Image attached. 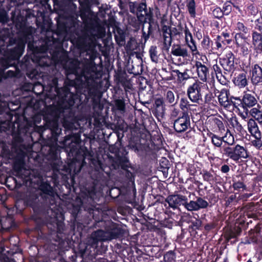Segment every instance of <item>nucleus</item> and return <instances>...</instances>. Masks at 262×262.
Returning <instances> with one entry per match:
<instances>
[{
	"instance_id": "f03ea898",
	"label": "nucleus",
	"mask_w": 262,
	"mask_h": 262,
	"mask_svg": "<svg viewBox=\"0 0 262 262\" xmlns=\"http://www.w3.org/2000/svg\"><path fill=\"white\" fill-rule=\"evenodd\" d=\"M80 135L72 134L64 137L63 141L59 142L67 153L68 156L72 158L71 161L62 166L61 168V183L70 192L75 190L76 185L75 177L86 164L85 160H91L93 157L92 151L84 146H79L81 141Z\"/></svg>"
},
{
	"instance_id": "7c9ffc66",
	"label": "nucleus",
	"mask_w": 262,
	"mask_h": 262,
	"mask_svg": "<svg viewBox=\"0 0 262 262\" xmlns=\"http://www.w3.org/2000/svg\"><path fill=\"white\" fill-rule=\"evenodd\" d=\"M91 238L95 244H98L99 242L110 241L107 230L105 228L104 230L99 229L93 232Z\"/></svg>"
},
{
	"instance_id": "a18cd8bd",
	"label": "nucleus",
	"mask_w": 262,
	"mask_h": 262,
	"mask_svg": "<svg viewBox=\"0 0 262 262\" xmlns=\"http://www.w3.org/2000/svg\"><path fill=\"white\" fill-rule=\"evenodd\" d=\"M210 12L213 18L219 20H222L225 15L222 9L217 5L211 7L210 8Z\"/></svg>"
},
{
	"instance_id": "ea45409f",
	"label": "nucleus",
	"mask_w": 262,
	"mask_h": 262,
	"mask_svg": "<svg viewBox=\"0 0 262 262\" xmlns=\"http://www.w3.org/2000/svg\"><path fill=\"white\" fill-rule=\"evenodd\" d=\"M200 174H202L203 180L210 184H213L216 180L215 173L212 169L209 171L203 169Z\"/></svg>"
},
{
	"instance_id": "4c0bfd02",
	"label": "nucleus",
	"mask_w": 262,
	"mask_h": 262,
	"mask_svg": "<svg viewBox=\"0 0 262 262\" xmlns=\"http://www.w3.org/2000/svg\"><path fill=\"white\" fill-rule=\"evenodd\" d=\"M208 124H209V127L214 131L219 130L221 132L225 131V126L223 121L216 117L212 118L209 119Z\"/></svg>"
},
{
	"instance_id": "13d9d810",
	"label": "nucleus",
	"mask_w": 262,
	"mask_h": 262,
	"mask_svg": "<svg viewBox=\"0 0 262 262\" xmlns=\"http://www.w3.org/2000/svg\"><path fill=\"white\" fill-rule=\"evenodd\" d=\"M167 204H169V200H168V196L165 198L163 196L161 195H157L155 197V202L154 203L155 205L158 206H161L163 208V206L166 207Z\"/></svg>"
},
{
	"instance_id": "9b49d317",
	"label": "nucleus",
	"mask_w": 262,
	"mask_h": 262,
	"mask_svg": "<svg viewBox=\"0 0 262 262\" xmlns=\"http://www.w3.org/2000/svg\"><path fill=\"white\" fill-rule=\"evenodd\" d=\"M19 239L16 236H12L9 240L4 239L0 245V259L2 262H16L11 256L18 254L22 257L18 248Z\"/></svg>"
},
{
	"instance_id": "6ab92c4d",
	"label": "nucleus",
	"mask_w": 262,
	"mask_h": 262,
	"mask_svg": "<svg viewBox=\"0 0 262 262\" xmlns=\"http://www.w3.org/2000/svg\"><path fill=\"white\" fill-rule=\"evenodd\" d=\"M219 195L215 193L207 192L206 195L202 198L201 196H196V201H200L199 203V207H196L197 211L201 209L207 208L208 207H211L217 203L219 201Z\"/></svg>"
},
{
	"instance_id": "a878e982",
	"label": "nucleus",
	"mask_w": 262,
	"mask_h": 262,
	"mask_svg": "<svg viewBox=\"0 0 262 262\" xmlns=\"http://www.w3.org/2000/svg\"><path fill=\"white\" fill-rule=\"evenodd\" d=\"M236 32L234 35V40L237 41L239 38L246 40L250 36V29L248 28L243 23L238 21L234 29Z\"/></svg>"
},
{
	"instance_id": "39448f33",
	"label": "nucleus",
	"mask_w": 262,
	"mask_h": 262,
	"mask_svg": "<svg viewBox=\"0 0 262 262\" xmlns=\"http://www.w3.org/2000/svg\"><path fill=\"white\" fill-rule=\"evenodd\" d=\"M86 56H89V59L85 61L79 79L81 82L91 89L97 86L98 80H100L102 76L101 71L97 70V64L95 62L96 58L100 57L98 52L94 50H90Z\"/></svg>"
},
{
	"instance_id": "603ef678",
	"label": "nucleus",
	"mask_w": 262,
	"mask_h": 262,
	"mask_svg": "<svg viewBox=\"0 0 262 262\" xmlns=\"http://www.w3.org/2000/svg\"><path fill=\"white\" fill-rule=\"evenodd\" d=\"M178 222L176 221L173 218L168 217L167 218L165 217L163 220L160 221V224L163 227L171 229L173 226H177Z\"/></svg>"
},
{
	"instance_id": "20e7f679",
	"label": "nucleus",
	"mask_w": 262,
	"mask_h": 262,
	"mask_svg": "<svg viewBox=\"0 0 262 262\" xmlns=\"http://www.w3.org/2000/svg\"><path fill=\"white\" fill-rule=\"evenodd\" d=\"M97 193L96 185L94 183L85 186L81 190V193L78 197L80 205L74 206L72 213L75 219L80 213V211L83 209L89 214L88 217H92L97 221L95 215H98L102 211L100 205L97 203L99 199L97 198Z\"/></svg>"
},
{
	"instance_id": "412c9836",
	"label": "nucleus",
	"mask_w": 262,
	"mask_h": 262,
	"mask_svg": "<svg viewBox=\"0 0 262 262\" xmlns=\"http://www.w3.org/2000/svg\"><path fill=\"white\" fill-rule=\"evenodd\" d=\"M189 127H190V120L188 115L182 114V116H180L174 120L173 128L177 133H183Z\"/></svg>"
},
{
	"instance_id": "5701e85b",
	"label": "nucleus",
	"mask_w": 262,
	"mask_h": 262,
	"mask_svg": "<svg viewBox=\"0 0 262 262\" xmlns=\"http://www.w3.org/2000/svg\"><path fill=\"white\" fill-rule=\"evenodd\" d=\"M93 35L92 33H89L88 32L83 33L80 36H78L76 40V45L77 47L81 50H89L91 47V42L93 39Z\"/></svg>"
},
{
	"instance_id": "7ed1b4c3",
	"label": "nucleus",
	"mask_w": 262,
	"mask_h": 262,
	"mask_svg": "<svg viewBox=\"0 0 262 262\" xmlns=\"http://www.w3.org/2000/svg\"><path fill=\"white\" fill-rule=\"evenodd\" d=\"M14 180L16 185L23 186V190L19 192L16 201V213H20L27 207L33 206V186L32 170L27 169L23 160L16 161L14 165Z\"/></svg>"
},
{
	"instance_id": "338daca9",
	"label": "nucleus",
	"mask_w": 262,
	"mask_h": 262,
	"mask_svg": "<svg viewBox=\"0 0 262 262\" xmlns=\"http://www.w3.org/2000/svg\"><path fill=\"white\" fill-rule=\"evenodd\" d=\"M63 49H55L53 50L52 52H50L51 54V59L52 61H53L56 63H59L58 58H59V55L61 53Z\"/></svg>"
},
{
	"instance_id": "f8f14e48",
	"label": "nucleus",
	"mask_w": 262,
	"mask_h": 262,
	"mask_svg": "<svg viewBox=\"0 0 262 262\" xmlns=\"http://www.w3.org/2000/svg\"><path fill=\"white\" fill-rule=\"evenodd\" d=\"M76 5L72 4L69 11L66 13L64 18H59L57 20V29L55 32L57 34H64L68 31L78 25V15L76 13Z\"/></svg>"
},
{
	"instance_id": "393cba45",
	"label": "nucleus",
	"mask_w": 262,
	"mask_h": 262,
	"mask_svg": "<svg viewBox=\"0 0 262 262\" xmlns=\"http://www.w3.org/2000/svg\"><path fill=\"white\" fill-rule=\"evenodd\" d=\"M233 33L231 34L228 30H226L223 31L220 35H217L216 37V45L218 47H220L222 50L227 45L231 44L233 41L232 35Z\"/></svg>"
},
{
	"instance_id": "0eeeda50",
	"label": "nucleus",
	"mask_w": 262,
	"mask_h": 262,
	"mask_svg": "<svg viewBox=\"0 0 262 262\" xmlns=\"http://www.w3.org/2000/svg\"><path fill=\"white\" fill-rule=\"evenodd\" d=\"M37 184L39 190V196L41 201V207L40 209L37 207V204L35 201L38 198L37 194L34 192V222L36 221L35 213H42L50 207V200L54 198L56 191L53 186H51V182L48 180L45 181L42 178L36 183L34 182V185Z\"/></svg>"
},
{
	"instance_id": "c756f323",
	"label": "nucleus",
	"mask_w": 262,
	"mask_h": 262,
	"mask_svg": "<svg viewBox=\"0 0 262 262\" xmlns=\"http://www.w3.org/2000/svg\"><path fill=\"white\" fill-rule=\"evenodd\" d=\"M247 75V73L245 70L236 73L233 80L234 84L239 88H244L248 85V79Z\"/></svg>"
},
{
	"instance_id": "4be33fe9",
	"label": "nucleus",
	"mask_w": 262,
	"mask_h": 262,
	"mask_svg": "<svg viewBox=\"0 0 262 262\" xmlns=\"http://www.w3.org/2000/svg\"><path fill=\"white\" fill-rule=\"evenodd\" d=\"M154 116L158 120L163 119L165 114V105L163 97L156 98L151 108Z\"/></svg>"
},
{
	"instance_id": "79ce46f5",
	"label": "nucleus",
	"mask_w": 262,
	"mask_h": 262,
	"mask_svg": "<svg viewBox=\"0 0 262 262\" xmlns=\"http://www.w3.org/2000/svg\"><path fill=\"white\" fill-rule=\"evenodd\" d=\"M203 95H204V98H203L202 96V101H200V104H214V96L213 93L208 90V88L207 87V89H205V92L204 93Z\"/></svg>"
},
{
	"instance_id": "b1692460",
	"label": "nucleus",
	"mask_w": 262,
	"mask_h": 262,
	"mask_svg": "<svg viewBox=\"0 0 262 262\" xmlns=\"http://www.w3.org/2000/svg\"><path fill=\"white\" fill-rule=\"evenodd\" d=\"M143 144L149 150L154 152L161 149L163 145L162 139L159 136H150L149 139H146Z\"/></svg>"
},
{
	"instance_id": "bb28decb",
	"label": "nucleus",
	"mask_w": 262,
	"mask_h": 262,
	"mask_svg": "<svg viewBox=\"0 0 262 262\" xmlns=\"http://www.w3.org/2000/svg\"><path fill=\"white\" fill-rule=\"evenodd\" d=\"M214 42L208 35H204L201 41V46L204 50L207 51L209 53H216L221 49L216 45V38L214 39Z\"/></svg>"
},
{
	"instance_id": "3c124183",
	"label": "nucleus",
	"mask_w": 262,
	"mask_h": 262,
	"mask_svg": "<svg viewBox=\"0 0 262 262\" xmlns=\"http://www.w3.org/2000/svg\"><path fill=\"white\" fill-rule=\"evenodd\" d=\"M1 219L2 224L3 225V230H8L12 226L13 224V219L12 216H4Z\"/></svg>"
},
{
	"instance_id": "dca6fc26",
	"label": "nucleus",
	"mask_w": 262,
	"mask_h": 262,
	"mask_svg": "<svg viewBox=\"0 0 262 262\" xmlns=\"http://www.w3.org/2000/svg\"><path fill=\"white\" fill-rule=\"evenodd\" d=\"M228 144V146L223 147L222 154L230 159L237 162L242 158H247L249 156L247 149L242 146L237 144L233 145Z\"/></svg>"
},
{
	"instance_id": "58836bf2",
	"label": "nucleus",
	"mask_w": 262,
	"mask_h": 262,
	"mask_svg": "<svg viewBox=\"0 0 262 262\" xmlns=\"http://www.w3.org/2000/svg\"><path fill=\"white\" fill-rule=\"evenodd\" d=\"M229 92L226 90H222L218 96V99L220 104L222 106H227L228 105H232V103L230 101L231 99L233 96H228Z\"/></svg>"
},
{
	"instance_id": "6e6d98bb",
	"label": "nucleus",
	"mask_w": 262,
	"mask_h": 262,
	"mask_svg": "<svg viewBox=\"0 0 262 262\" xmlns=\"http://www.w3.org/2000/svg\"><path fill=\"white\" fill-rule=\"evenodd\" d=\"M171 53L176 56L185 57L188 56L187 50L186 49L181 48L180 46H178L176 48H172Z\"/></svg>"
},
{
	"instance_id": "f257e3e1",
	"label": "nucleus",
	"mask_w": 262,
	"mask_h": 262,
	"mask_svg": "<svg viewBox=\"0 0 262 262\" xmlns=\"http://www.w3.org/2000/svg\"><path fill=\"white\" fill-rule=\"evenodd\" d=\"M58 100L57 106H51L43 116L44 126L35 124L36 115L34 114V133L39 134L42 138L39 154L34 157V166L42 169L47 164V161H53L58 159L59 146L57 144L58 137L61 133L59 127V118L61 112L71 108L78 99V95L71 93L67 87H55Z\"/></svg>"
},
{
	"instance_id": "0e129e2a",
	"label": "nucleus",
	"mask_w": 262,
	"mask_h": 262,
	"mask_svg": "<svg viewBox=\"0 0 262 262\" xmlns=\"http://www.w3.org/2000/svg\"><path fill=\"white\" fill-rule=\"evenodd\" d=\"M176 257V256L174 251L169 250L164 254V260L165 262H173L175 261Z\"/></svg>"
},
{
	"instance_id": "6e6552de",
	"label": "nucleus",
	"mask_w": 262,
	"mask_h": 262,
	"mask_svg": "<svg viewBox=\"0 0 262 262\" xmlns=\"http://www.w3.org/2000/svg\"><path fill=\"white\" fill-rule=\"evenodd\" d=\"M258 99L255 93L244 92L241 96L232 97L230 101L233 108L238 111V115L245 119L248 118L249 110L259 103Z\"/></svg>"
},
{
	"instance_id": "c9c22d12",
	"label": "nucleus",
	"mask_w": 262,
	"mask_h": 262,
	"mask_svg": "<svg viewBox=\"0 0 262 262\" xmlns=\"http://www.w3.org/2000/svg\"><path fill=\"white\" fill-rule=\"evenodd\" d=\"M37 48L34 46V63L37 62L40 67H49L51 63V59L48 55H42L39 57L35 56Z\"/></svg>"
},
{
	"instance_id": "c85d7f7f",
	"label": "nucleus",
	"mask_w": 262,
	"mask_h": 262,
	"mask_svg": "<svg viewBox=\"0 0 262 262\" xmlns=\"http://www.w3.org/2000/svg\"><path fill=\"white\" fill-rule=\"evenodd\" d=\"M88 28L90 29L89 33H92L93 35V39L95 38L96 37L100 38L105 35V28L98 23L91 22L89 23Z\"/></svg>"
},
{
	"instance_id": "9d476101",
	"label": "nucleus",
	"mask_w": 262,
	"mask_h": 262,
	"mask_svg": "<svg viewBox=\"0 0 262 262\" xmlns=\"http://www.w3.org/2000/svg\"><path fill=\"white\" fill-rule=\"evenodd\" d=\"M24 45L23 43L18 44L14 49L10 51V56L6 58L0 60V70L4 71L10 67H14L15 71L9 70L6 73V77H13L17 76L20 71L16 67V63L23 54Z\"/></svg>"
},
{
	"instance_id": "37998d69",
	"label": "nucleus",
	"mask_w": 262,
	"mask_h": 262,
	"mask_svg": "<svg viewBox=\"0 0 262 262\" xmlns=\"http://www.w3.org/2000/svg\"><path fill=\"white\" fill-rule=\"evenodd\" d=\"M80 62L78 59L72 58L68 63L67 71L71 74H77L79 69Z\"/></svg>"
},
{
	"instance_id": "423d86ee",
	"label": "nucleus",
	"mask_w": 262,
	"mask_h": 262,
	"mask_svg": "<svg viewBox=\"0 0 262 262\" xmlns=\"http://www.w3.org/2000/svg\"><path fill=\"white\" fill-rule=\"evenodd\" d=\"M169 207L173 210L183 208L189 211H197L200 201H196L194 192L186 191L185 192L174 193L168 196Z\"/></svg>"
},
{
	"instance_id": "72a5a7b5",
	"label": "nucleus",
	"mask_w": 262,
	"mask_h": 262,
	"mask_svg": "<svg viewBox=\"0 0 262 262\" xmlns=\"http://www.w3.org/2000/svg\"><path fill=\"white\" fill-rule=\"evenodd\" d=\"M195 67L200 80L204 82L206 81L207 77L209 76L208 68L201 62L198 61L195 62Z\"/></svg>"
},
{
	"instance_id": "c03bdc74",
	"label": "nucleus",
	"mask_w": 262,
	"mask_h": 262,
	"mask_svg": "<svg viewBox=\"0 0 262 262\" xmlns=\"http://www.w3.org/2000/svg\"><path fill=\"white\" fill-rule=\"evenodd\" d=\"M236 194L237 193H234V194H232L225 198V205L226 208L231 207L233 205H235L237 203V199L239 198V199H241L244 198V194L242 195H239L238 198H237Z\"/></svg>"
},
{
	"instance_id": "a19ab883",
	"label": "nucleus",
	"mask_w": 262,
	"mask_h": 262,
	"mask_svg": "<svg viewBox=\"0 0 262 262\" xmlns=\"http://www.w3.org/2000/svg\"><path fill=\"white\" fill-rule=\"evenodd\" d=\"M194 106L190 103L186 97H182L179 102V107L182 111V114L188 115V112L191 110V106Z\"/></svg>"
},
{
	"instance_id": "473e14b6",
	"label": "nucleus",
	"mask_w": 262,
	"mask_h": 262,
	"mask_svg": "<svg viewBox=\"0 0 262 262\" xmlns=\"http://www.w3.org/2000/svg\"><path fill=\"white\" fill-rule=\"evenodd\" d=\"M251 116L252 118L256 120L260 124L262 125V103L260 102L258 104L252 108L249 111L248 117Z\"/></svg>"
},
{
	"instance_id": "774afa93",
	"label": "nucleus",
	"mask_w": 262,
	"mask_h": 262,
	"mask_svg": "<svg viewBox=\"0 0 262 262\" xmlns=\"http://www.w3.org/2000/svg\"><path fill=\"white\" fill-rule=\"evenodd\" d=\"M218 226V221L216 220H213L211 222H209L206 224L204 226V230L208 233L209 232L215 229Z\"/></svg>"
},
{
	"instance_id": "4468645a",
	"label": "nucleus",
	"mask_w": 262,
	"mask_h": 262,
	"mask_svg": "<svg viewBox=\"0 0 262 262\" xmlns=\"http://www.w3.org/2000/svg\"><path fill=\"white\" fill-rule=\"evenodd\" d=\"M42 7L37 11L36 15L34 14L35 17V24L38 28L41 29V32H47L50 29L52 25L51 19L50 17V12L51 7L48 4V0L43 1L42 4Z\"/></svg>"
},
{
	"instance_id": "1a4fd4ad",
	"label": "nucleus",
	"mask_w": 262,
	"mask_h": 262,
	"mask_svg": "<svg viewBox=\"0 0 262 262\" xmlns=\"http://www.w3.org/2000/svg\"><path fill=\"white\" fill-rule=\"evenodd\" d=\"M124 132L123 127H121L120 125L116 127L115 133L117 137V142L109 147L110 151L114 154V162L116 165L121 166L123 169L127 167V163H128L127 156L128 152L127 151L126 147L124 146L122 143Z\"/></svg>"
},
{
	"instance_id": "09e8293b",
	"label": "nucleus",
	"mask_w": 262,
	"mask_h": 262,
	"mask_svg": "<svg viewBox=\"0 0 262 262\" xmlns=\"http://www.w3.org/2000/svg\"><path fill=\"white\" fill-rule=\"evenodd\" d=\"M187 11L192 18L196 16V5L194 0H185Z\"/></svg>"
},
{
	"instance_id": "e2e57ef3",
	"label": "nucleus",
	"mask_w": 262,
	"mask_h": 262,
	"mask_svg": "<svg viewBox=\"0 0 262 262\" xmlns=\"http://www.w3.org/2000/svg\"><path fill=\"white\" fill-rule=\"evenodd\" d=\"M165 100L167 103L171 104V106L174 105L177 102H174L175 98L174 93L172 91L168 90L165 94Z\"/></svg>"
},
{
	"instance_id": "8fccbe9b",
	"label": "nucleus",
	"mask_w": 262,
	"mask_h": 262,
	"mask_svg": "<svg viewBox=\"0 0 262 262\" xmlns=\"http://www.w3.org/2000/svg\"><path fill=\"white\" fill-rule=\"evenodd\" d=\"M202 228V221L200 219H195L190 222L189 225V230L190 233L192 234L193 232L196 233V230H201Z\"/></svg>"
},
{
	"instance_id": "680f3d73",
	"label": "nucleus",
	"mask_w": 262,
	"mask_h": 262,
	"mask_svg": "<svg viewBox=\"0 0 262 262\" xmlns=\"http://www.w3.org/2000/svg\"><path fill=\"white\" fill-rule=\"evenodd\" d=\"M89 11L90 10H79L78 13L76 11V13L78 15V17L80 16L84 23L88 24L89 21H91V19L88 15Z\"/></svg>"
},
{
	"instance_id": "4d7b16f0",
	"label": "nucleus",
	"mask_w": 262,
	"mask_h": 262,
	"mask_svg": "<svg viewBox=\"0 0 262 262\" xmlns=\"http://www.w3.org/2000/svg\"><path fill=\"white\" fill-rule=\"evenodd\" d=\"M160 32L162 33L163 39H168L172 37L171 27L167 25H163L160 29Z\"/></svg>"
},
{
	"instance_id": "2eb2a0df",
	"label": "nucleus",
	"mask_w": 262,
	"mask_h": 262,
	"mask_svg": "<svg viewBox=\"0 0 262 262\" xmlns=\"http://www.w3.org/2000/svg\"><path fill=\"white\" fill-rule=\"evenodd\" d=\"M207 89V85L197 80L192 84L189 85L186 91L187 96L191 102L199 104L202 101V96H203L205 89Z\"/></svg>"
},
{
	"instance_id": "e433bc0d",
	"label": "nucleus",
	"mask_w": 262,
	"mask_h": 262,
	"mask_svg": "<svg viewBox=\"0 0 262 262\" xmlns=\"http://www.w3.org/2000/svg\"><path fill=\"white\" fill-rule=\"evenodd\" d=\"M153 8L149 7L146 9L144 14H140L138 17V21L140 25H144L146 23L154 20Z\"/></svg>"
},
{
	"instance_id": "aec40b11",
	"label": "nucleus",
	"mask_w": 262,
	"mask_h": 262,
	"mask_svg": "<svg viewBox=\"0 0 262 262\" xmlns=\"http://www.w3.org/2000/svg\"><path fill=\"white\" fill-rule=\"evenodd\" d=\"M235 59V55L231 51L227 52L225 56L220 59L221 65L228 74L233 73L236 68Z\"/></svg>"
},
{
	"instance_id": "bf43d9fd",
	"label": "nucleus",
	"mask_w": 262,
	"mask_h": 262,
	"mask_svg": "<svg viewBox=\"0 0 262 262\" xmlns=\"http://www.w3.org/2000/svg\"><path fill=\"white\" fill-rule=\"evenodd\" d=\"M149 54L150 59L152 62L157 63L159 60L157 47L156 46H151L149 50Z\"/></svg>"
},
{
	"instance_id": "f704fd0d",
	"label": "nucleus",
	"mask_w": 262,
	"mask_h": 262,
	"mask_svg": "<svg viewBox=\"0 0 262 262\" xmlns=\"http://www.w3.org/2000/svg\"><path fill=\"white\" fill-rule=\"evenodd\" d=\"M113 158V164L112 165L114 167V168H121L122 169L125 170V177L127 178V179L128 180V182H130L132 185H133L135 186V175L133 172H131L129 170L127 169L128 168L131 167V164L129 162V161L128 160V163H127V167L124 168V169L122 168L120 166H117L116 165L114 161H115V157H112ZM133 191H136V189L134 187L132 188Z\"/></svg>"
},
{
	"instance_id": "cd10ccee",
	"label": "nucleus",
	"mask_w": 262,
	"mask_h": 262,
	"mask_svg": "<svg viewBox=\"0 0 262 262\" xmlns=\"http://www.w3.org/2000/svg\"><path fill=\"white\" fill-rule=\"evenodd\" d=\"M251 80L255 85L262 83V68L259 64H252L251 68Z\"/></svg>"
},
{
	"instance_id": "a211bd4d",
	"label": "nucleus",
	"mask_w": 262,
	"mask_h": 262,
	"mask_svg": "<svg viewBox=\"0 0 262 262\" xmlns=\"http://www.w3.org/2000/svg\"><path fill=\"white\" fill-rule=\"evenodd\" d=\"M249 181V175L246 173L238 174L232 177V187L234 192L241 193L247 189Z\"/></svg>"
},
{
	"instance_id": "69168bd1",
	"label": "nucleus",
	"mask_w": 262,
	"mask_h": 262,
	"mask_svg": "<svg viewBox=\"0 0 262 262\" xmlns=\"http://www.w3.org/2000/svg\"><path fill=\"white\" fill-rule=\"evenodd\" d=\"M147 9V5L146 3H138L137 7L136 8V15L138 20V17L140 14H143V11L146 12Z\"/></svg>"
},
{
	"instance_id": "5fc2aeb1",
	"label": "nucleus",
	"mask_w": 262,
	"mask_h": 262,
	"mask_svg": "<svg viewBox=\"0 0 262 262\" xmlns=\"http://www.w3.org/2000/svg\"><path fill=\"white\" fill-rule=\"evenodd\" d=\"M209 136L211 138V142L215 146V147H221L222 144H223V142H226L224 140V137H219L212 133H210V134L209 135Z\"/></svg>"
},
{
	"instance_id": "052dcab7",
	"label": "nucleus",
	"mask_w": 262,
	"mask_h": 262,
	"mask_svg": "<svg viewBox=\"0 0 262 262\" xmlns=\"http://www.w3.org/2000/svg\"><path fill=\"white\" fill-rule=\"evenodd\" d=\"M114 108L119 111L121 113H123L125 111V104L123 99H116L114 102Z\"/></svg>"
},
{
	"instance_id": "864d4df0",
	"label": "nucleus",
	"mask_w": 262,
	"mask_h": 262,
	"mask_svg": "<svg viewBox=\"0 0 262 262\" xmlns=\"http://www.w3.org/2000/svg\"><path fill=\"white\" fill-rule=\"evenodd\" d=\"M233 5L236 8H238V6L235 5V3H233L231 1L226 2L223 7V9H222V11L223 12L225 15H228L232 11V7Z\"/></svg>"
},
{
	"instance_id": "f3484780",
	"label": "nucleus",
	"mask_w": 262,
	"mask_h": 262,
	"mask_svg": "<svg viewBox=\"0 0 262 262\" xmlns=\"http://www.w3.org/2000/svg\"><path fill=\"white\" fill-rule=\"evenodd\" d=\"M97 226H104L107 230L110 240L121 237L124 234V230L120 226L111 221L107 222L103 220H99L96 223Z\"/></svg>"
},
{
	"instance_id": "49530a36",
	"label": "nucleus",
	"mask_w": 262,
	"mask_h": 262,
	"mask_svg": "<svg viewBox=\"0 0 262 262\" xmlns=\"http://www.w3.org/2000/svg\"><path fill=\"white\" fill-rule=\"evenodd\" d=\"M172 75L177 77V81L180 83L190 78V76L188 74L187 70L184 72H181L178 70H173L172 71Z\"/></svg>"
},
{
	"instance_id": "ddd939ff",
	"label": "nucleus",
	"mask_w": 262,
	"mask_h": 262,
	"mask_svg": "<svg viewBox=\"0 0 262 262\" xmlns=\"http://www.w3.org/2000/svg\"><path fill=\"white\" fill-rule=\"evenodd\" d=\"M56 224L57 233L55 241L57 244L53 246L54 247L55 253L62 257L65 252L70 248L71 240L63 233L64 225L63 221H58Z\"/></svg>"
},
{
	"instance_id": "2f4dec72",
	"label": "nucleus",
	"mask_w": 262,
	"mask_h": 262,
	"mask_svg": "<svg viewBox=\"0 0 262 262\" xmlns=\"http://www.w3.org/2000/svg\"><path fill=\"white\" fill-rule=\"evenodd\" d=\"M142 143V140L140 138V135L138 133L137 135H133V132H131V137L129 140L128 145L126 147V149H131L135 151H138L140 150L141 144H144Z\"/></svg>"
},
{
	"instance_id": "de8ad7c7",
	"label": "nucleus",
	"mask_w": 262,
	"mask_h": 262,
	"mask_svg": "<svg viewBox=\"0 0 262 262\" xmlns=\"http://www.w3.org/2000/svg\"><path fill=\"white\" fill-rule=\"evenodd\" d=\"M251 34L252 46L262 45V32H257L256 30H252Z\"/></svg>"
}]
</instances>
